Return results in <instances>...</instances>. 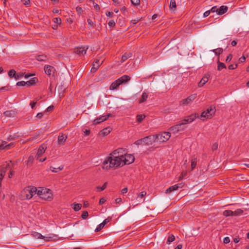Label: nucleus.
<instances>
[{
    "mask_svg": "<svg viewBox=\"0 0 249 249\" xmlns=\"http://www.w3.org/2000/svg\"><path fill=\"white\" fill-rule=\"evenodd\" d=\"M38 190L36 187L28 186L25 187L20 193V198L22 200L30 199L37 194Z\"/></svg>",
    "mask_w": 249,
    "mask_h": 249,
    "instance_id": "obj_2",
    "label": "nucleus"
},
{
    "mask_svg": "<svg viewBox=\"0 0 249 249\" xmlns=\"http://www.w3.org/2000/svg\"><path fill=\"white\" fill-rule=\"evenodd\" d=\"M131 3L134 6H138L140 4V0H130Z\"/></svg>",
    "mask_w": 249,
    "mask_h": 249,
    "instance_id": "obj_42",
    "label": "nucleus"
},
{
    "mask_svg": "<svg viewBox=\"0 0 249 249\" xmlns=\"http://www.w3.org/2000/svg\"><path fill=\"white\" fill-rule=\"evenodd\" d=\"M143 143L146 145L152 144L153 142L156 141V139L155 135H150L145 137L142 139Z\"/></svg>",
    "mask_w": 249,
    "mask_h": 249,
    "instance_id": "obj_10",
    "label": "nucleus"
},
{
    "mask_svg": "<svg viewBox=\"0 0 249 249\" xmlns=\"http://www.w3.org/2000/svg\"><path fill=\"white\" fill-rule=\"evenodd\" d=\"M145 117V116L143 114H140L137 115V121L140 123L141 122Z\"/></svg>",
    "mask_w": 249,
    "mask_h": 249,
    "instance_id": "obj_37",
    "label": "nucleus"
},
{
    "mask_svg": "<svg viewBox=\"0 0 249 249\" xmlns=\"http://www.w3.org/2000/svg\"><path fill=\"white\" fill-rule=\"evenodd\" d=\"M14 165H15V163H12V167L10 166V167L9 168V169H10V172H9V173L8 177L9 178H11L12 177L13 175H14V174L15 173V172L12 169V167H13Z\"/></svg>",
    "mask_w": 249,
    "mask_h": 249,
    "instance_id": "obj_39",
    "label": "nucleus"
},
{
    "mask_svg": "<svg viewBox=\"0 0 249 249\" xmlns=\"http://www.w3.org/2000/svg\"><path fill=\"white\" fill-rule=\"evenodd\" d=\"M218 143L217 142H215L214 143H213L212 146V150L213 151H214L215 150H216L218 148Z\"/></svg>",
    "mask_w": 249,
    "mask_h": 249,
    "instance_id": "obj_51",
    "label": "nucleus"
},
{
    "mask_svg": "<svg viewBox=\"0 0 249 249\" xmlns=\"http://www.w3.org/2000/svg\"><path fill=\"white\" fill-rule=\"evenodd\" d=\"M132 55V53L130 52L125 53L122 57L121 62H124L126 61L127 59L131 57Z\"/></svg>",
    "mask_w": 249,
    "mask_h": 249,
    "instance_id": "obj_23",
    "label": "nucleus"
},
{
    "mask_svg": "<svg viewBox=\"0 0 249 249\" xmlns=\"http://www.w3.org/2000/svg\"><path fill=\"white\" fill-rule=\"evenodd\" d=\"M76 11L78 13V14H81L83 12L82 8L80 7L77 6L76 8Z\"/></svg>",
    "mask_w": 249,
    "mask_h": 249,
    "instance_id": "obj_59",
    "label": "nucleus"
},
{
    "mask_svg": "<svg viewBox=\"0 0 249 249\" xmlns=\"http://www.w3.org/2000/svg\"><path fill=\"white\" fill-rule=\"evenodd\" d=\"M37 81V79L36 77L32 78L29 81H27V86H30L35 85Z\"/></svg>",
    "mask_w": 249,
    "mask_h": 249,
    "instance_id": "obj_27",
    "label": "nucleus"
},
{
    "mask_svg": "<svg viewBox=\"0 0 249 249\" xmlns=\"http://www.w3.org/2000/svg\"><path fill=\"white\" fill-rule=\"evenodd\" d=\"M102 120L101 117L97 118L93 121V123L94 124H98L103 122Z\"/></svg>",
    "mask_w": 249,
    "mask_h": 249,
    "instance_id": "obj_44",
    "label": "nucleus"
},
{
    "mask_svg": "<svg viewBox=\"0 0 249 249\" xmlns=\"http://www.w3.org/2000/svg\"><path fill=\"white\" fill-rule=\"evenodd\" d=\"M228 8L227 6L222 5L219 8H218L217 11V14L219 15H221L222 14H225L228 11Z\"/></svg>",
    "mask_w": 249,
    "mask_h": 249,
    "instance_id": "obj_17",
    "label": "nucleus"
},
{
    "mask_svg": "<svg viewBox=\"0 0 249 249\" xmlns=\"http://www.w3.org/2000/svg\"><path fill=\"white\" fill-rule=\"evenodd\" d=\"M199 118L198 113H195L192 114L189 116L186 117L183 120L182 123H186V124L188 123H191L193 122L196 118Z\"/></svg>",
    "mask_w": 249,
    "mask_h": 249,
    "instance_id": "obj_11",
    "label": "nucleus"
},
{
    "mask_svg": "<svg viewBox=\"0 0 249 249\" xmlns=\"http://www.w3.org/2000/svg\"><path fill=\"white\" fill-rule=\"evenodd\" d=\"M238 66L237 64H235L234 65L233 64H231L229 66L228 69L229 70H234Z\"/></svg>",
    "mask_w": 249,
    "mask_h": 249,
    "instance_id": "obj_47",
    "label": "nucleus"
},
{
    "mask_svg": "<svg viewBox=\"0 0 249 249\" xmlns=\"http://www.w3.org/2000/svg\"><path fill=\"white\" fill-rule=\"evenodd\" d=\"M218 8L217 7V6H213L211 10H210L211 12L214 13L216 12L217 13Z\"/></svg>",
    "mask_w": 249,
    "mask_h": 249,
    "instance_id": "obj_48",
    "label": "nucleus"
},
{
    "mask_svg": "<svg viewBox=\"0 0 249 249\" xmlns=\"http://www.w3.org/2000/svg\"><path fill=\"white\" fill-rule=\"evenodd\" d=\"M53 21L57 24L61 23V19L60 18H53Z\"/></svg>",
    "mask_w": 249,
    "mask_h": 249,
    "instance_id": "obj_54",
    "label": "nucleus"
},
{
    "mask_svg": "<svg viewBox=\"0 0 249 249\" xmlns=\"http://www.w3.org/2000/svg\"><path fill=\"white\" fill-rule=\"evenodd\" d=\"M232 54L230 53L229 54L228 56L227 57V58L226 59V62H230V61H231V60L232 59Z\"/></svg>",
    "mask_w": 249,
    "mask_h": 249,
    "instance_id": "obj_52",
    "label": "nucleus"
},
{
    "mask_svg": "<svg viewBox=\"0 0 249 249\" xmlns=\"http://www.w3.org/2000/svg\"><path fill=\"white\" fill-rule=\"evenodd\" d=\"M3 114L6 117H12L15 115V112L13 110H7L4 112Z\"/></svg>",
    "mask_w": 249,
    "mask_h": 249,
    "instance_id": "obj_30",
    "label": "nucleus"
},
{
    "mask_svg": "<svg viewBox=\"0 0 249 249\" xmlns=\"http://www.w3.org/2000/svg\"><path fill=\"white\" fill-rule=\"evenodd\" d=\"M126 152L125 149L120 148L113 151L110 155L114 156V158H116L117 157L123 158L124 156L125 155Z\"/></svg>",
    "mask_w": 249,
    "mask_h": 249,
    "instance_id": "obj_8",
    "label": "nucleus"
},
{
    "mask_svg": "<svg viewBox=\"0 0 249 249\" xmlns=\"http://www.w3.org/2000/svg\"><path fill=\"white\" fill-rule=\"evenodd\" d=\"M89 204L88 201H84L83 207L84 208H87V207H89Z\"/></svg>",
    "mask_w": 249,
    "mask_h": 249,
    "instance_id": "obj_64",
    "label": "nucleus"
},
{
    "mask_svg": "<svg viewBox=\"0 0 249 249\" xmlns=\"http://www.w3.org/2000/svg\"><path fill=\"white\" fill-rule=\"evenodd\" d=\"M88 49L87 47H77L74 49V53L79 55H83L86 53Z\"/></svg>",
    "mask_w": 249,
    "mask_h": 249,
    "instance_id": "obj_15",
    "label": "nucleus"
},
{
    "mask_svg": "<svg viewBox=\"0 0 249 249\" xmlns=\"http://www.w3.org/2000/svg\"><path fill=\"white\" fill-rule=\"evenodd\" d=\"M223 215L226 217L232 216L233 211L231 210H225L223 212Z\"/></svg>",
    "mask_w": 249,
    "mask_h": 249,
    "instance_id": "obj_32",
    "label": "nucleus"
},
{
    "mask_svg": "<svg viewBox=\"0 0 249 249\" xmlns=\"http://www.w3.org/2000/svg\"><path fill=\"white\" fill-rule=\"evenodd\" d=\"M23 76V74H20V73H16V76H15V78L16 80H18V79H19L20 78L22 77Z\"/></svg>",
    "mask_w": 249,
    "mask_h": 249,
    "instance_id": "obj_58",
    "label": "nucleus"
},
{
    "mask_svg": "<svg viewBox=\"0 0 249 249\" xmlns=\"http://www.w3.org/2000/svg\"><path fill=\"white\" fill-rule=\"evenodd\" d=\"M106 16L110 18H112L114 16V14L112 12L107 11L106 12Z\"/></svg>",
    "mask_w": 249,
    "mask_h": 249,
    "instance_id": "obj_56",
    "label": "nucleus"
},
{
    "mask_svg": "<svg viewBox=\"0 0 249 249\" xmlns=\"http://www.w3.org/2000/svg\"><path fill=\"white\" fill-rule=\"evenodd\" d=\"M209 77L205 75L200 80L199 82L198 83V87L201 88L203 87L208 81Z\"/></svg>",
    "mask_w": 249,
    "mask_h": 249,
    "instance_id": "obj_18",
    "label": "nucleus"
},
{
    "mask_svg": "<svg viewBox=\"0 0 249 249\" xmlns=\"http://www.w3.org/2000/svg\"><path fill=\"white\" fill-rule=\"evenodd\" d=\"M14 144L13 143H10L6 145V142L5 141H3L2 142V143L0 144V149H9L10 147L11 146H13Z\"/></svg>",
    "mask_w": 249,
    "mask_h": 249,
    "instance_id": "obj_21",
    "label": "nucleus"
},
{
    "mask_svg": "<svg viewBox=\"0 0 249 249\" xmlns=\"http://www.w3.org/2000/svg\"><path fill=\"white\" fill-rule=\"evenodd\" d=\"M245 60H246V57L244 56H242L239 59V61L240 63H243L245 61Z\"/></svg>",
    "mask_w": 249,
    "mask_h": 249,
    "instance_id": "obj_61",
    "label": "nucleus"
},
{
    "mask_svg": "<svg viewBox=\"0 0 249 249\" xmlns=\"http://www.w3.org/2000/svg\"><path fill=\"white\" fill-rule=\"evenodd\" d=\"M186 124V123L181 122L171 127L169 129V130L170 131V132H172L173 133L176 134L179 131L184 130L186 127V126H185Z\"/></svg>",
    "mask_w": 249,
    "mask_h": 249,
    "instance_id": "obj_7",
    "label": "nucleus"
},
{
    "mask_svg": "<svg viewBox=\"0 0 249 249\" xmlns=\"http://www.w3.org/2000/svg\"><path fill=\"white\" fill-rule=\"evenodd\" d=\"M45 149L44 148V147L42 146H40L37 152L36 156H37V159H38L40 157L42 156V155L45 152Z\"/></svg>",
    "mask_w": 249,
    "mask_h": 249,
    "instance_id": "obj_22",
    "label": "nucleus"
},
{
    "mask_svg": "<svg viewBox=\"0 0 249 249\" xmlns=\"http://www.w3.org/2000/svg\"><path fill=\"white\" fill-rule=\"evenodd\" d=\"M171 10L174 11L176 8V3L175 0H171L169 5Z\"/></svg>",
    "mask_w": 249,
    "mask_h": 249,
    "instance_id": "obj_28",
    "label": "nucleus"
},
{
    "mask_svg": "<svg viewBox=\"0 0 249 249\" xmlns=\"http://www.w3.org/2000/svg\"><path fill=\"white\" fill-rule=\"evenodd\" d=\"M54 70V68L50 65L45 66L44 68V71L45 73L48 75H51L52 72H53Z\"/></svg>",
    "mask_w": 249,
    "mask_h": 249,
    "instance_id": "obj_20",
    "label": "nucleus"
},
{
    "mask_svg": "<svg viewBox=\"0 0 249 249\" xmlns=\"http://www.w3.org/2000/svg\"><path fill=\"white\" fill-rule=\"evenodd\" d=\"M226 66L224 63L221 62L218 60L217 61V70L221 71L223 69H226Z\"/></svg>",
    "mask_w": 249,
    "mask_h": 249,
    "instance_id": "obj_25",
    "label": "nucleus"
},
{
    "mask_svg": "<svg viewBox=\"0 0 249 249\" xmlns=\"http://www.w3.org/2000/svg\"><path fill=\"white\" fill-rule=\"evenodd\" d=\"M67 139V136L64 135L59 136L58 137L57 142L59 145L63 144Z\"/></svg>",
    "mask_w": 249,
    "mask_h": 249,
    "instance_id": "obj_19",
    "label": "nucleus"
},
{
    "mask_svg": "<svg viewBox=\"0 0 249 249\" xmlns=\"http://www.w3.org/2000/svg\"><path fill=\"white\" fill-rule=\"evenodd\" d=\"M10 167V164H7L6 165H3L0 166V177L3 178L6 172H7L8 168Z\"/></svg>",
    "mask_w": 249,
    "mask_h": 249,
    "instance_id": "obj_14",
    "label": "nucleus"
},
{
    "mask_svg": "<svg viewBox=\"0 0 249 249\" xmlns=\"http://www.w3.org/2000/svg\"><path fill=\"white\" fill-rule=\"evenodd\" d=\"M175 240V236L173 234L170 235L168 237L166 243L167 244H170L172 242L174 241Z\"/></svg>",
    "mask_w": 249,
    "mask_h": 249,
    "instance_id": "obj_34",
    "label": "nucleus"
},
{
    "mask_svg": "<svg viewBox=\"0 0 249 249\" xmlns=\"http://www.w3.org/2000/svg\"><path fill=\"white\" fill-rule=\"evenodd\" d=\"M230 239L228 237H226L224 238L223 242L225 244H228V243H230Z\"/></svg>",
    "mask_w": 249,
    "mask_h": 249,
    "instance_id": "obj_60",
    "label": "nucleus"
},
{
    "mask_svg": "<svg viewBox=\"0 0 249 249\" xmlns=\"http://www.w3.org/2000/svg\"><path fill=\"white\" fill-rule=\"evenodd\" d=\"M148 97V94L146 92H143L142 94V97L140 99L139 102V103H142L145 102Z\"/></svg>",
    "mask_w": 249,
    "mask_h": 249,
    "instance_id": "obj_26",
    "label": "nucleus"
},
{
    "mask_svg": "<svg viewBox=\"0 0 249 249\" xmlns=\"http://www.w3.org/2000/svg\"><path fill=\"white\" fill-rule=\"evenodd\" d=\"M33 160H34V157H33V156H30L28 158V160H27V164H28V165L32 164L33 162Z\"/></svg>",
    "mask_w": 249,
    "mask_h": 249,
    "instance_id": "obj_43",
    "label": "nucleus"
},
{
    "mask_svg": "<svg viewBox=\"0 0 249 249\" xmlns=\"http://www.w3.org/2000/svg\"><path fill=\"white\" fill-rule=\"evenodd\" d=\"M157 142H165L168 141L170 137L171 134L168 132H164L160 134L155 135Z\"/></svg>",
    "mask_w": 249,
    "mask_h": 249,
    "instance_id": "obj_6",
    "label": "nucleus"
},
{
    "mask_svg": "<svg viewBox=\"0 0 249 249\" xmlns=\"http://www.w3.org/2000/svg\"><path fill=\"white\" fill-rule=\"evenodd\" d=\"M196 98V94H194L190 95L186 99L181 101V104L183 105H187L192 102Z\"/></svg>",
    "mask_w": 249,
    "mask_h": 249,
    "instance_id": "obj_13",
    "label": "nucleus"
},
{
    "mask_svg": "<svg viewBox=\"0 0 249 249\" xmlns=\"http://www.w3.org/2000/svg\"><path fill=\"white\" fill-rule=\"evenodd\" d=\"M213 51V52H214L215 53V54L216 55H220V54H221L223 53V49H222L221 48H218L214 49Z\"/></svg>",
    "mask_w": 249,
    "mask_h": 249,
    "instance_id": "obj_35",
    "label": "nucleus"
},
{
    "mask_svg": "<svg viewBox=\"0 0 249 249\" xmlns=\"http://www.w3.org/2000/svg\"><path fill=\"white\" fill-rule=\"evenodd\" d=\"M108 24L109 26L113 27L115 26V22L113 20H111L108 22Z\"/></svg>",
    "mask_w": 249,
    "mask_h": 249,
    "instance_id": "obj_50",
    "label": "nucleus"
},
{
    "mask_svg": "<svg viewBox=\"0 0 249 249\" xmlns=\"http://www.w3.org/2000/svg\"><path fill=\"white\" fill-rule=\"evenodd\" d=\"M243 213V210L241 209H238L235 210V211L233 212V215L232 216H238L239 215H240Z\"/></svg>",
    "mask_w": 249,
    "mask_h": 249,
    "instance_id": "obj_33",
    "label": "nucleus"
},
{
    "mask_svg": "<svg viewBox=\"0 0 249 249\" xmlns=\"http://www.w3.org/2000/svg\"><path fill=\"white\" fill-rule=\"evenodd\" d=\"M215 111V107L213 106H210L206 110L201 113L199 118H204L207 119H211L214 115Z\"/></svg>",
    "mask_w": 249,
    "mask_h": 249,
    "instance_id": "obj_5",
    "label": "nucleus"
},
{
    "mask_svg": "<svg viewBox=\"0 0 249 249\" xmlns=\"http://www.w3.org/2000/svg\"><path fill=\"white\" fill-rule=\"evenodd\" d=\"M107 182H106L104 184V185L102 186H101V187L97 186V188L99 190V191H102L104 190L107 188Z\"/></svg>",
    "mask_w": 249,
    "mask_h": 249,
    "instance_id": "obj_41",
    "label": "nucleus"
},
{
    "mask_svg": "<svg viewBox=\"0 0 249 249\" xmlns=\"http://www.w3.org/2000/svg\"><path fill=\"white\" fill-rule=\"evenodd\" d=\"M25 85H27V82H25V81H19V82H18L17 83V86H24Z\"/></svg>",
    "mask_w": 249,
    "mask_h": 249,
    "instance_id": "obj_45",
    "label": "nucleus"
},
{
    "mask_svg": "<svg viewBox=\"0 0 249 249\" xmlns=\"http://www.w3.org/2000/svg\"><path fill=\"white\" fill-rule=\"evenodd\" d=\"M122 160H123V164L124 165L129 164L134 161L135 158L134 156L131 154H127L126 152L125 155H124L122 158Z\"/></svg>",
    "mask_w": 249,
    "mask_h": 249,
    "instance_id": "obj_9",
    "label": "nucleus"
},
{
    "mask_svg": "<svg viewBox=\"0 0 249 249\" xmlns=\"http://www.w3.org/2000/svg\"><path fill=\"white\" fill-rule=\"evenodd\" d=\"M104 60H101L100 57L96 59L93 63L92 67L91 69L92 72H95L98 69L99 66L102 65Z\"/></svg>",
    "mask_w": 249,
    "mask_h": 249,
    "instance_id": "obj_12",
    "label": "nucleus"
},
{
    "mask_svg": "<svg viewBox=\"0 0 249 249\" xmlns=\"http://www.w3.org/2000/svg\"><path fill=\"white\" fill-rule=\"evenodd\" d=\"M187 175V172H182L180 176H179V179H182L184 177H185Z\"/></svg>",
    "mask_w": 249,
    "mask_h": 249,
    "instance_id": "obj_62",
    "label": "nucleus"
},
{
    "mask_svg": "<svg viewBox=\"0 0 249 249\" xmlns=\"http://www.w3.org/2000/svg\"><path fill=\"white\" fill-rule=\"evenodd\" d=\"M37 195L40 198L45 200L50 201L53 199V195L49 189L40 188L38 190Z\"/></svg>",
    "mask_w": 249,
    "mask_h": 249,
    "instance_id": "obj_3",
    "label": "nucleus"
},
{
    "mask_svg": "<svg viewBox=\"0 0 249 249\" xmlns=\"http://www.w3.org/2000/svg\"><path fill=\"white\" fill-rule=\"evenodd\" d=\"M54 109V106L53 105L50 106L48 107L46 110L47 112H51Z\"/></svg>",
    "mask_w": 249,
    "mask_h": 249,
    "instance_id": "obj_57",
    "label": "nucleus"
},
{
    "mask_svg": "<svg viewBox=\"0 0 249 249\" xmlns=\"http://www.w3.org/2000/svg\"><path fill=\"white\" fill-rule=\"evenodd\" d=\"M106 200L105 198H104V197L101 198L99 200V204L100 205L103 204L106 202Z\"/></svg>",
    "mask_w": 249,
    "mask_h": 249,
    "instance_id": "obj_63",
    "label": "nucleus"
},
{
    "mask_svg": "<svg viewBox=\"0 0 249 249\" xmlns=\"http://www.w3.org/2000/svg\"><path fill=\"white\" fill-rule=\"evenodd\" d=\"M111 220V218L109 217H107L106 219H105L102 223L100 224L96 228V229L95 230V232H98L100 230H101L104 226L106 225V224L109 222L110 220Z\"/></svg>",
    "mask_w": 249,
    "mask_h": 249,
    "instance_id": "obj_16",
    "label": "nucleus"
},
{
    "mask_svg": "<svg viewBox=\"0 0 249 249\" xmlns=\"http://www.w3.org/2000/svg\"><path fill=\"white\" fill-rule=\"evenodd\" d=\"M87 21H88V24L89 25L91 26L92 27H94L95 26V24L90 19H88Z\"/></svg>",
    "mask_w": 249,
    "mask_h": 249,
    "instance_id": "obj_53",
    "label": "nucleus"
},
{
    "mask_svg": "<svg viewBox=\"0 0 249 249\" xmlns=\"http://www.w3.org/2000/svg\"><path fill=\"white\" fill-rule=\"evenodd\" d=\"M110 132V128L107 127L103 129L102 130L100 131V133L104 136L108 135Z\"/></svg>",
    "mask_w": 249,
    "mask_h": 249,
    "instance_id": "obj_31",
    "label": "nucleus"
},
{
    "mask_svg": "<svg viewBox=\"0 0 249 249\" xmlns=\"http://www.w3.org/2000/svg\"><path fill=\"white\" fill-rule=\"evenodd\" d=\"M114 158V156L111 155V156L108 157L107 160H105L103 162V169L106 170H108L111 168L116 169L120 166L124 165L122 158Z\"/></svg>",
    "mask_w": 249,
    "mask_h": 249,
    "instance_id": "obj_1",
    "label": "nucleus"
},
{
    "mask_svg": "<svg viewBox=\"0 0 249 249\" xmlns=\"http://www.w3.org/2000/svg\"><path fill=\"white\" fill-rule=\"evenodd\" d=\"M142 143H143L142 141V139L138 140L134 142V143L136 145H141L142 144Z\"/></svg>",
    "mask_w": 249,
    "mask_h": 249,
    "instance_id": "obj_55",
    "label": "nucleus"
},
{
    "mask_svg": "<svg viewBox=\"0 0 249 249\" xmlns=\"http://www.w3.org/2000/svg\"><path fill=\"white\" fill-rule=\"evenodd\" d=\"M72 205V208L75 212L79 211L82 207V205L80 203L73 204Z\"/></svg>",
    "mask_w": 249,
    "mask_h": 249,
    "instance_id": "obj_29",
    "label": "nucleus"
},
{
    "mask_svg": "<svg viewBox=\"0 0 249 249\" xmlns=\"http://www.w3.org/2000/svg\"><path fill=\"white\" fill-rule=\"evenodd\" d=\"M34 236L37 238L43 239L44 237L39 233L35 232Z\"/></svg>",
    "mask_w": 249,
    "mask_h": 249,
    "instance_id": "obj_49",
    "label": "nucleus"
},
{
    "mask_svg": "<svg viewBox=\"0 0 249 249\" xmlns=\"http://www.w3.org/2000/svg\"><path fill=\"white\" fill-rule=\"evenodd\" d=\"M46 59V56L43 55H39L36 56V59L39 61H45Z\"/></svg>",
    "mask_w": 249,
    "mask_h": 249,
    "instance_id": "obj_40",
    "label": "nucleus"
},
{
    "mask_svg": "<svg viewBox=\"0 0 249 249\" xmlns=\"http://www.w3.org/2000/svg\"><path fill=\"white\" fill-rule=\"evenodd\" d=\"M178 189V186L177 185H175L172 186H170L168 188L166 191L165 193L166 194H169L171 193L172 192L177 190Z\"/></svg>",
    "mask_w": 249,
    "mask_h": 249,
    "instance_id": "obj_24",
    "label": "nucleus"
},
{
    "mask_svg": "<svg viewBox=\"0 0 249 249\" xmlns=\"http://www.w3.org/2000/svg\"><path fill=\"white\" fill-rule=\"evenodd\" d=\"M196 159L194 158L191 160V170H194L196 165Z\"/></svg>",
    "mask_w": 249,
    "mask_h": 249,
    "instance_id": "obj_36",
    "label": "nucleus"
},
{
    "mask_svg": "<svg viewBox=\"0 0 249 249\" xmlns=\"http://www.w3.org/2000/svg\"><path fill=\"white\" fill-rule=\"evenodd\" d=\"M89 216V213L87 211H84L83 212V213L81 215V217L85 219H86L88 216Z\"/></svg>",
    "mask_w": 249,
    "mask_h": 249,
    "instance_id": "obj_46",
    "label": "nucleus"
},
{
    "mask_svg": "<svg viewBox=\"0 0 249 249\" xmlns=\"http://www.w3.org/2000/svg\"><path fill=\"white\" fill-rule=\"evenodd\" d=\"M130 80V77L128 75H124L122 77H120L116 81L113 82L109 87L110 90H114L117 89V88L121 84L125 83Z\"/></svg>",
    "mask_w": 249,
    "mask_h": 249,
    "instance_id": "obj_4",
    "label": "nucleus"
},
{
    "mask_svg": "<svg viewBox=\"0 0 249 249\" xmlns=\"http://www.w3.org/2000/svg\"><path fill=\"white\" fill-rule=\"evenodd\" d=\"M16 72L15 70L12 69L8 71V75L10 77H14L16 76Z\"/></svg>",
    "mask_w": 249,
    "mask_h": 249,
    "instance_id": "obj_38",
    "label": "nucleus"
}]
</instances>
